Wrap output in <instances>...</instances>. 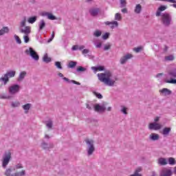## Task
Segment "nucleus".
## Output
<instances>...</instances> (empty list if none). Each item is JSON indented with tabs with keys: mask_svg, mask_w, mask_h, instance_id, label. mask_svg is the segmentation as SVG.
Segmentation results:
<instances>
[{
	"mask_svg": "<svg viewBox=\"0 0 176 176\" xmlns=\"http://www.w3.org/2000/svg\"><path fill=\"white\" fill-rule=\"evenodd\" d=\"M13 168H14V171L15 170H19V168H23V164H17L16 165H15L14 167H12Z\"/></svg>",
	"mask_w": 176,
	"mask_h": 176,
	"instance_id": "obj_44",
	"label": "nucleus"
},
{
	"mask_svg": "<svg viewBox=\"0 0 176 176\" xmlns=\"http://www.w3.org/2000/svg\"><path fill=\"white\" fill-rule=\"evenodd\" d=\"M37 19H38L37 16L29 17L28 19V23H29V24H34V23H35V21H36Z\"/></svg>",
	"mask_w": 176,
	"mask_h": 176,
	"instance_id": "obj_25",
	"label": "nucleus"
},
{
	"mask_svg": "<svg viewBox=\"0 0 176 176\" xmlns=\"http://www.w3.org/2000/svg\"><path fill=\"white\" fill-rule=\"evenodd\" d=\"M9 32V28L3 27L1 30H0V36L5 35V34H8Z\"/></svg>",
	"mask_w": 176,
	"mask_h": 176,
	"instance_id": "obj_27",
	"label": "nucleus"
},
{
	"mask_svg": "<svg viewBox=\"0 0 176 176\" xmlns=\"http://www.w3.org/2000/svg\"><path fill=\"white\" fill-rule=\"evenodd\" d=\"M162 129V124L155 123V130H160Z\"/></svg>",
	"mask_w": 176,
	"mask_h": 176,
	"instance_id": "obj_51",
	"label": "nucleus"
},
{
	"mask_svg": "<svg viewBox=\"0 0 176 176\" xmlns=\"http://www.w3.org/2000/svg\"><path fill=\"white\" fill-rule=\"evenodd\" d=\"M5 75L7 76L8 79H9V78H14V75H16V72L10 71V72H7Z\"/></svg>",
	"mask_w": 176,
	"mask_h": 176,
	"instance_id": "obj_31",
	"label": "nucleus"
},
{
	"mask_svg": "<svg viewBox=\"0 0 176 176\" xmlns=\"http://www.w3.org/2000/svg\"><path fill=\"white\" fill-rule=\"evenodd\" d=\"M55 65L58 69H63V67L61 66V63L60 62H55Z\"/></svg>",
	"mask_w": 176,
	"mask_h": 176,
	"instance_id": "obj_50",
	"label": "nucleus"
},
{
	"mask_svg": "<svg viewBox=\"0 0 176 176\" xmlns=\"http://www.w3.org/2000/svg\"><path fill=\"white\" fill-rule=\"evenodd\" d=\"M109 32H106L104 34L102 35V39H107L108 38H109Z\"/></svg>",
	"mask_w": 176,
	"mask_h": 176,
	"instance_id": "obj_53",
	"label": "nucleus"
},
{
	"mask_svg": "<svg viewBox=\"0 0 176 176\" xmlns=\"http://www.w3.org/2000/svg\"><path fill=\"white\" fill-rule=\"evenodd\" d=\"M27 76V72L23 71L20 73L18 80H23L24 78Z\"/></svg>",
	"mask_w": 176,
	"mask_h": 176,
	"instance_id": "obj_30",
	"label": "nucleus"
},
{
	"mask_svg": "<svg viewBox=\"0 0 176 176\" xmlns=\"http://www.w3.org/2000/svg\"><path fill=\"white\" fill-rule=\"evenodd\" d=\"M141 10H142V7L140 4L136 5L134 10L135 13L140 14V13H141Z\"/></svg>",
	"mask_w": 176,
	"mask_h": 176,
	"instance_id": "obj_28",
	"label": "nucleus"
},
{
	"mask_svg": "<svg viewBox=\"0 0 176 176\" xmlns=\"http://www.w3.org/2000/svg\"><path fill=\"white\" fill-rule=\"evenodd\" d=\"M161 21L164 24V25H166V27H168L170 24H171V15L168 13H164L161 16Z\"/></svg>",
	"mask_w": 176,
	"mask_h": 176,
	"instance_id": "obj_5",
	"label": "nucleus"
},
{
	"mask_svg": "<svg viewBox=\"0 0 176 176\" xmlns=\"http://www.w3.org/2000/svg\"><path fill=\"white\" fill-rule=\"evenodd\" d=\"M166 9H167V6H161L158 8L155 15L159 17V16H162V12H164V10H166Z\"/></svg>",
	"mask_w": 176,
	"mask_h": 176,
	"instance_id": "obj_12",
	"label": "nucleus"
},
{
	"mask_svg": "<svg viewBox=\"0 0 176 176\" xmlns=\"http://www.w3.org/2000/svg\"><path fill=\"white\" fill-rule=\"evenodd\" d=\"M111 49V44H106L104 47V50H109Z\"/></svg>",
	"mask_w": 176,
	"mask_h": 176,
	"instance_id": "obj_55",
	"label": "nucleus"
},
{
	"mask_svg": "<svg viewBox=\"0 0 176 176\" xmlns=\"http://www.w3.org/2000/svg\"><path fill=\"white\" fill-rule=\"evenodd\" d=\"M53 39H54V32H52L51 38L47 41L48 43H50Z\"/></svg>",
	"mask_w": 176,
	"mask_h": 176,
	"instance_id": "obj_56",
	"label": "nucleus"
},
{
	"mask_svg": "<svg viewBox=\"0 0 176 176\" xmlns=\"http://www.w3.org/2000/svg\"><path fill=\"white\" fill-rule=\"evenodd\" d=\"M148 130H155V122H151L148 124Z\"/></svg>",
	"mask_w": 176,
	"mask_h": 176,
	"instance_id": "obj_47",
	"label": "nucleus"
},
{
	"mask_svg": "<svg viewBox=\"0 0 176 176\" xmlns=\"http://www.w3.org/2000/svg\"><path fill=\"white\" fill-rule=\"evenodd\" d=\"M45 27H46V22H45V20L42 19L38 23V31H42Z\"/></svg>",
	"mask_w": 176,
	"mask_h": 176,
	"instance_id": "obj_18",
	"label": "nucleus"
},
{
	"mask_svg": "<svg viewBox=\"0 0 176 176\" xmlns=\"http://www.w3.org/2000/svg\"><path fill=\"white\" fill-rule=\"evenodd\" d=\"M63 80L65 82H67V83H74V85H78V86H80V82L74 80H69L67 77L63 78Z\"/></svg>",
	"mask_w": 176,
	"mask_h": 176,
	"instance_id": "obj_17",
	"label": "nucleus"
},
{
	"mask_svg": "<svg viewBox=\"0 0 176 176\" xmlns=\"http://www.w3.org/2000/svg\"><path fill=\"white\" fill-rule=\"evenodd\" d=\"M94 109L96 112H104L105 111V107L97 104L94 106Z\"/></svg>",
	"mask_w": 176,
	"mask_h": 176,
	"instance_id": "obj_15",
	"label": "nucleus"
},
{
	"mask_svg": "<svg viewBox=\"0 0 176 176\" xmlns=\"http://www.w3.org/2000/svg\"><path fill=\"white\" fill-rule=\"evenodd\" d=\"M144 47L142 46H140L135 48H133V52H135V53H140L141 50H143Z\"/></svg>",
	"mask_w": 176,
	"mask_h": 176,
	"instance_id": "obj_42",
	"label": "nucleus"
},
{
	"mask_svg": "<svg viewBox=\"0 0 176 176\" xmlns=\"http://www.w3.org/2000/svg\"><path fill=\"white\" fill-rule=\"evenodd\" d=\"M166 83H170L172 85H176V79H170L166 81Z\"/></svg>",
	"mask_w": 176,
	"mask_h": 176,
	"instance_id": "obj_48",
	"label": "nucleus"
},
{
	"mask_svg": "<svg viewBox=\"0 0 176 176\" xmlns=\"http://www.w3.org/2000/svg\"><path fill=\"white\" fill-rule=\"evenodd\" d=\"M115 20L117 21H122V14L120 13H116L114 16Z\"/></svg>",
	"mask_w": 176,
	"mask_h": 176,
	"instance_id": "obj_37",
	"label": "nucleus"
},
{
	"mask_svg": "<svg viewBox=\"0 0 176 176\" xmlns=\"http://www.w3.org/2000/svg\"><path fill=\"white\" fill-rule=\"evenodd\" d=\"M102 43H96V47H101V46H102Z\"/></svg>",
	"mask_w": 176,
	"mask_h": 176,
	"instance_id": "obj_63",
	"label": "nucleus"
},
{
	"mask_svg": "<svg viewBox=\"0 0 176 176\" xmlns=\"http://www.w3.org/2000/svg\"><path fill=\"white\" fill-rule=\"evenodd\" d=\"M24 42L25 43H28L30 42V37H28V35H25L23 36Z\"/></svg>",
	"mask_w": 176,
	"mask_h": 176,
	"instance_id": "obj_52",
	"label": "nucleus"
},
{
	"mask_svg": "<svg viewBox=\"0 0 176 176\" xmlns=\"http://www.w3.org/2000/svg\"><path fill=\"white\" fill-rule=\"evenodd\" d=\"M52 146H53L52 144H47L45 142L41 144V148H43V149H50V148H52Z\"/></svg>",
	"mask_w": 176,
	"mask_h": 176,
	"instance_id": "obj_32",
	"label": "nucleus"
},
{
	"mask_svg": "<svg viewBox=\"0 0 176 176\" xmlns=\"http://www.w3.org/2000/svg\"><path fill=\"white\" fill-rule=\"evenodd\" d=\"M21 32L25 34V35H30L31 34V27L26 26L24 28H21Z\"/></svg>",
	"mask_w": 176,
	"mask_h": 176,
	"instance_id": "obj_13",
	"label": "nucleus"
},
{
	"mask_svg": "<svg viewBox=\"0 0 176 176\" xmlns=\"http://www.w3.org/2000/svg\"><path fill=\"white\" fill-rule=\"evenodd\" d=\"M168 164L170 166H174L175 165V159H174L173 157H169L168 158Z\"/></svg>",
	"mask_w": 176,
	"mask_h": 176,
	"instance_id": "obj_40",
	"label": "nucleus"
},
{
	"mask_svg": "<svg viewBox=\"0 0 176 176\" xmlns=\"http://www.w3.org/2000/svg\"><path fill=\"white\" fill-rule=\"evenodd\" d=\"M89 50L87 49H85L82 50V54H87V53H89Z\"/></svg>",
	"mask_w": 176,
	"mask_h": 176,
	"instance_id": "obj_60",
	"label": "nucleus"
},
{
	"mask_svg": "<svg viewBox=\"0 0 176 176\" xmlns=\"http://www.w3.org/2000/svg\"><path fill=\"white\" fill-rule=\"evenodd\" d=\"M12 98V96L6 94H0V99L1 100H10Z\"/></svg>",
	"mask_w": 176,
	"mask_h": 176,
	"instance_id": "obj_22",
	"label": "nucleus"
},
{
	"mask_svg": "<svg viewBox=\"0 0 176 176\" xmlns=\"http://www.w3.org/2000/svg\"><path fill=\"white\" fill-rule=\"evenodd\" d=\"M14 38L15 39V41H16V43H18L19 45L21 43V39H20V37H19V36L17 35H14Z\"/></svg>",
	"mask_w": 176,
	"mask_h": 176,
	"instance_id": "obj_45",
	"label": "nucleus"
},
{
	"mask_svg": "<svg viewBox=\"0 0 176 176\" xmlns=\"http://www.w3.org/2000/svg\"><path fill=\"white\" fill-rule=\"evenodd\" d=\"M149 139L151 140V141H155V133H151L149 136Z\"/></svg>",
	"mask_w": 176,
	"mask_h": 176,
	"instance_id": "obj_58",
	"label": "nucleus"
},
{
	"mask_svg": "<svg viewBox=\"0 0 176 176\" xmlns=\"http://www.w3.org/2000/svg\"><path fill=\"white\" fill-rule=\"evenodd\" d=\"M120 3L122 6H126V0H121Z\"/></svg>",
	"mask_w": 176,
	"mask_h": 176,
	"instance_id": "obj_61",
	"label": "nucleus"
},
{
	"mask_svg": "<svg viewBox=\"0 0 176 176\" xmlns=\"http://www.w3.org/2000/svg\"><path fill=\"white\" fill-rule=\"evenodd\" d=\"M91 69L94 72H97V71H104V69H105V67L104 66L92 67Z\"/></svg>",
	"mask_w": 176,
	"mask_h": 176,
	"instance_id": "obj_23",
	"label": "nucleus"
},
{
	"mask_svg": "<svg viewBox=\"0 0 176 176\" xmlns=\"http://www.w3.org/2000/svg\"><path fill=\"white\" fill-rule=\"evenodd\" d=\"M69 68H74V67H76V62L75 61H70L68 65Z\"/></svg>",
	"mask_w": 176,
	"mask_h": 176,
	"instance_id": "obj_41",
	"label": "nucleus"
},
{
	"mask_svg": "<svg viewBox=\"0 0 176 176\" xmlns=\"http://www.w3.org/2000/svg\"><path fill=\"white\" fill-rule=\"evenodd\" d=\"M41 16L43 17H47L48 20H57V17H56L52 12L43 11L41 12Z\"/></svg>",
	"mask_w": 176,
	"mask_h": 176,
	"instance_id": "obj_8",
	"label": "nucleus"
},
{
	"mask_svg": "<svg viewBox=\"0 0 176 176\" xmlns=\"http://www.w3.org/2000/svg\"><path fill=\"white\" fill-rule=\"evenodd\" d=\"M26 23H27V17L23 16V17L21 19V21H20V23H19V27H20V28H23V27H25Z\"/></svg>",
	"mask_w": 176,
	"mask_h": 176,
	"instance_id": "obj_20",
	"label": "nucleus"
},
{
	"mask_svg": "<svg viewBox=\"0 0 176 176\" xmlns=\"http://www.w3.org/2000/svg\"><path fill=\"white\" fill-rule=\"evenodd\" d=\"M10 159H12V153L10 151L6 152L3 155V168H6V166H8V164H9V162H10Z\"/></svg>",
	"mask_w": 176,
	"mask_h": 176,
	"instance_id": "obj_4",
	"label": "nucleus"
},
{
	"mask_svg": "<svg viewBox=\"0 0 176 176\" xmlns=\"http://www.w3.org/2000/svg\"><path fill=\"white\" fill-rule=\"evenodd\" d=\"M25 53L29 54V56H31L32 58L35 60V61H38V60H39V55L36 54V52H35L32 47H30L29 49L26 50Z\"/></svg>",
	"mask_w": 176,
	"mask_h": 176,
	"instance_id": "obj_7",
	"label": "nucleus"
},
{
	"mask_svg": "<svg viewBox=\"0 0 176 176\" xmlns=\"http://www.w3.org/2000/svg\"><path fill=\"white\" fill-rule=\"evenodd\" d=\"M156 140H159V135L158 134L155 135V140L156 141Z\"/></svg>",
	"mask_w": 176,
	"mask_h": 176,
	"instance_id": "obj_64",
	"label": "nucleus"
},
{
	"mask_svg": "<svg viewBox=\"0 0 176 176\" xmlns=\"http://www.w3.org/2000/svg\"><path fill=\"white\" fill-rule=\"evenodd\" d=\"M85 49V45H78V50H83Z\"/></svg>",
	"mask_w": 176,
	"mask_h": 176,
	"instance_id": "obj_62",
	"label": "nucleus"
},
{
	"mask_svg": "<svg viewBox=\"0 0 176 176\" xmlns=\"http://www.w3.org/2000/svg\"><path fill=\"white\" fill-rule=\"evenodd\" d=\"M13 171H14V168H13L12 166H10L6 168V171L4 172V175L5 176H25V170H22L21 171H16L14 173H13Z\"/></svg>",
	"mask_w": 176,
	"mask_h": 176,
	"instance_id": "obj_2",
	"label": "nucleus"
},
{
	"mask_svg": "<svg viewBox=\"0 0 176 176\" xmlns=\"http://www.w3.org/2000/svg\"><path fill=\"white\" fill-rule=\"evenodd\" d=\"M43 61L45 63H50V61H52V58L47 56V54H45L43 56Z\"/></svg>",
	"mask_w": 176,
	"mask_h": 176,
	"instance_id": "obj_38",
	"label": "nucleus"
},
{
	"mask_svg": "<svg viewBox=\"0 0 176 176\" xmlns=\"http://www.w3.org/2000/svg\"><path fill=\"white\" fill-rule=\"evenodd\" d=\"M85 71H86V68H85L82 66H80L77 68V72H85Z\"/></svg>",
	"mask_w": 176,
	"mask_h": 176,
	"instance_id": "obj_46",
	"label": "nucleus"
},
{
	"mask_svg": "<svg viewBox=\"0 0 176 176\" xmlns=\"http://www.w3.org/2000/svg\"><path fill=\"white\" fill-rule=\"evenodd\" d=\"M120 108V112H122V113H124V115H127V111H129V109L124 106H121Z\"/></svg>",
	"mask_w": 176,
	"mask_h": 176,
	"instance_id": "obj_35",
	"label": "nucleus"
},
{
	"mask_svg": "<svg viewBox=\"0 0 176 176\" xmlns=\"http://www.w3.org/2000/svg\"><path fill=\"white\" fill-rule=\"evenodd\" d=\"M95 106H94L93 103L92 102H89L87 104V108L88 109H91L93 108H94Z\"/></svg>",
	"mask_w": 176,
	"mask_h": 176,
	"instance_id": "obj_49",
	"label": "nucleus"
},
{
	"mask_svg": "<svg viewBox=\"0 0 176 176\" xmlns=\"http://www.w3.org/2000/svg\"><path fill=\"white\" fill-rule=\"evenodd\" d=\"M8 82H9V78L6 74L0 78V82L1 83V85H8Z\"/></svg>",
	"mask_w": 176,
	"mask_h": 176,
	"instance_id": "obj_14",
	"label": "nucleus"
},
{
	"mask_svg": "<svg viewBox=\"0 0 176 176\" xmlns=\"http://www.w3.org/2000/svg\"><path fill=\"white\" fill-rule=\"evenodd\" d=\"M19 91H20V85H12L8 87V93L11 94V96L17 94Z\"/></svg>",
	"mask_w": 176,
	"mask_h": 176,
	"instance_id": "obj_6",
	"label": "nucleus"
},
{
	"mask_svg": "<svg viewBox=\"0 0 176 176\" xmlns=\"http://www.w3.org/2000/svg\"><path fill=\"white\" fill-rule=\"evenodd\" d=\"M163 2H170V3H176V0H162Z\"/></svg>",
	"mask_w": 176,
	"mask_h": 176,
	"instance_id": "obj_57",
	"label": "nucleus"
},
{
	"mask_svg": "<svg viewBox=\"0 0 176 176\" xmlns=\"http://www.w3.org/2000/svg\"><path fill=\"white\" fill-rule=\"evenodd\" d=\"M104 24L106 25H110L111 28L113 30V28H117V27H119V23L116 21H106L104 22Z\"/></svg>",
	"mask_w": 176,
	"mask_h": 176,
	"instance_id": "obj_11",
	"label": "nucleus"
},
{
	"mask_svg": "<svg viewBox=\"0 0 176 176\" xmlns=\"http://www.w3.org/2000/svg\"><path fill=\"white\" fill-rule=\"evenodd\" d=\"M158 164L161 166H166L167 164V160L166 158H160L158 160Z\"/></svg>",
	"mask_w": 176,
	"mask_h": 176,
	"instance_id": "obj_29",
	"label": "nucleus"
},
{
	"mask_svg": "<svg viewBox=\"0 0 176 176\" xmlns=\"http://www.w3.org/2000/svg\"><path fill=\"white\" fill-rule=\"evenodd\" d=\"M94 94L96 96V97H97V98H102V95H101V94L94 91Z\"/></svg>",
	"mask_w": 176,
	"mask_h": 176,
	"instance_id": "obj_54",
	"label": "nucleus"
},
{
	"mask_svg": "<svg viewBox=\"0 0 176 176\" xmlns=\"http://www.w3.org/2000/svg\"><path fill=\"white\" fill-rule=\"evenodd\" d=\"M23 109L25 111V113H28V111L31 109V104L28 103L22 106Z\"/></svg>",
	"mask_w": 176,
	"mask_h": 176,
	"instance_id": "obj_24",
	"label": "nucleus"
},
{
	"mask_svg": "<svg viewBox=\"0 0 176 176\" xmlns=\"http://www.w3.org/2000/svg\"><path fill=\"white\" fill-rule=\"evenodd\" d=\"M160 91L162 94H163V96H170V94H171L172 93V91L167 88H164L161 89Z\"/></svg>",
	"mask_w": 176,
	"mask_h": 176,
	"instance_id": "obj_16",
	"label": "nucleus"
},
{
	"mask_svg": "<svg viewBox=\"0 0 176 176\" xmlns=\"http://www.w3.org/2000/svg\"><path fill=\"white\" fill-rule=\"evenodd\" d=\"M168 75L170 78H176V69L169 71Z\"/></svg>",
	"mask_w": 176,
	"mask_h": 176,
	"instance_id": "obj_34",
	"label": "nucleus"
},
{
	"mask_svg": "<svg viewBox=\"0 0 176 176\" xmlns=\"http://www.w3.org/2000/svg\"><path fill=\"white\" fill-rule=\"evenodd\" d=\"M85 142L87 145V155L88 156H91V155H93V153H94V151H96V148L94 147V141L93 140H85Z\"/></svg>",
	"mask_w": 176,
	"mask_h": 176,
	"instance_id": "obj_3",
	"label": "nucleus"
},
{
	"mask_svg": "<svg viewBox=\"0 0 176 176\" xmlns=\"http://www.w3.org/2000/svg\"><path fill=\"white\" fill-rule=\"evenodd\" d=\"M170 131H171V128L166 127L163 129L162 134L164 135H168Z\"/></svg>",
	"mask_w": 176,
	"mask_h": 176,
	"instance_id": "obj_33",
	"label": "nucleus"
},
{
	"mask_svg": "<svg viewBox=\"0 0 176 176\" xmlns=\"http://www.w3.org/2000/svg\"><path fill=\"white\" fill-rule=\"evenodd\" d=\"M98 12H100L98 8H91L89 10V13L91 16H97L98 14Z\"/></svg>",
	"mask_w": 176,
	"mask_h": 176,
	"instance_id": "obj_19",
	"label": "nucleus"
},
{
	"mask_svg": "<svg viewBox=\"0 0 176 176\" xmlns=\"http://www.w3.org/2000/svg\"><path fill=\"white\" fill-rule=\"evenodd\" d=\"M45 124L48 129H52V127H53V122L51 120L47 121Z\"/></svg>",
	"mask_w": 176,
	"mask_h": 176,
	"instance_id": "obj_39",
	"label": "nucleus"
},
{
	"mask_svg": "<svg viewBox=\"0 0 176 176\" xmlns=\"http://www.w3.org/2000/svg\"><path fill=\"white\" fill-rule=\"evenodd\" d=\"M142 171V167H138L135 169L134 174L131 175V176H142L140 173Z\"/></svg>",
	"mask_w": 176,
	"mask_h": 176,
	"instance_id": "obj_21",
	"label": "nucleus"
},
{
	"mask_svg": "<svg viewBox=\"0 0 176 176\" xmlns=\"http://www.w3.org/2000/svg\"><path fill=\"white\" fill-rule=\"evenodd\" d=\"M20 105H21V103H20V101H19V100H16V101L11 102L12 108H19V107H20Z\"/></svg>",
	"mask_w": 176,
	"mask_h": 176,
	"instance_id": "obj_26",
	"label": "nucleus"
},
{
	"mask_svg": "<svg viewBox=\"0 0 176 176\" xmlns=\"http://www.w3.org/2000/svg\"><path fill=\"white\" fill-rule=\"evenodd\" d=\"M173 175V171L170 168H164L162 170L160 176H171Z\"/></svg>",
	"mask_w": 176,
	"mask_h": 176,
	"instance_id": "obj_10",
	"label": "nucleus"
},
{
	"mask_svg": "<svg viewBox=\"0 0 176 176\" xmlns=\"http://www.w3.org/2000/svg\"><path fill=\"white\" fill-rule=\"evenodd\" d=\"M101 31L100 30H96L94 32V36H96V37H98V36H101Z\"/></svg>",
	"mask_w": 176,
	"mask_h": 176,
	"instance_id": "obj_43",
	"label": "nucleus"
},
{
	"mask_svg": "<svg viewBox=\"0 0 176 176\" xmlns=\"http://www.w3.org/2000/svg\"><path fill=\"white\" fill-rule=\"evenodd\" d=\"M133 54H126L121 57L120 63V64H126V63H127V61H129V60H130L131 58H133Z\"/></svg>",
	"mask_w": 176,
	"mask_h": 176,
	"instance_id": "obj_9",
	"label": "nucleus"
},
{
	"mask_svg": "<svg viewBox=\"0 0 176 176\" xmlns=\"http://www.w3.org/2000/svg\"><path fill=\"white\" fill-rule=\"evenodd\" d=\"M72 49V50H79V45H74Z\"/></svg>",
	"mask_w": 176,
	"mask_h": 176,
	"instance_id": "obj_59",
	"label": "nucleus"
},
{
	"mask_svg": "<svg viewBox=\"0 0 176 176\" xmlns=\"http://www.w3.org/2000/svg\"><path fill=\"white\" fill-rule=\"evenodd\" d=\"M98 78L100 82L110 87L115 86V83H116V80H118V77L109 71L104 74H98Z\"/></svg>",
	"mask_w": 176,
	"mask_h": 176,
	"instance_id": "obj_1",
	"label": "nucleus"
},
{
	"mask_svg": "<svg viewBox=\"0 0 176 176\" xmlns=\"http://www.w3.org/2000/svg\"><path fill=\"white\" fill-rule=\"evenodd\" d=\"M175 57L173 55L165 56V61H173Z\"/></svg>",
	"mask_w": 176,
	"mask_h": 176,
	"instance_id": "obj_36",
	"label": "nucleus"
}]
</instances>
